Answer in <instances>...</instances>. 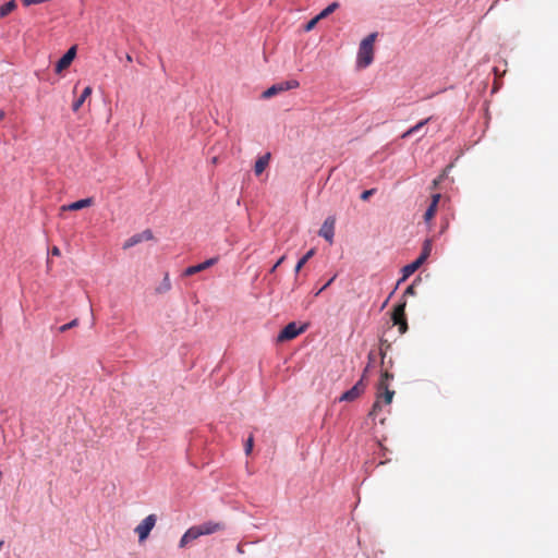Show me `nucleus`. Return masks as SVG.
I'll return each mask as SVG.
<instances>
[{"instance_id": "8", "label": "nucleus", "mask_w": 558, "mask_h": 558, "mask_svg": "<svg viewBox=\"0 0 558 558\" xmlns=\"http://www.w3.org/2000/svg\"><path fill=\"white\" fill-rule=\"evenodd\" d=\"M154 238V234L150 229H146L140 233H135L132 236H130L123 244V248L128 250L130 247H133L137 245L138 243H142L144 241H149Z\"/></svg>"}, {"instance_id": "39", "label": "nucleus", "mask_w": 558, "mask_h": 558, "mask_svg": "<svg viewBox=\"0 0 558 558\" xmlns=\"http://www.w3.org/2000/svg\"><path fill=\"white\" fill-rule=\"evenodd\" d=\"M5 117V112L3 110H0V120H3Z\"/></svg>"}, {"instance_id": "20", "label": "nucleus", "mask_w": 558, "mask_h": 558, "mask_svg": "<svg viewBox=\"0 0 558 558\" xmlns=\"http://www.w3.org/2000/svg\"><path fill=\"white\" fill-rule=\"evenodd\" d=\"M338 8H339V3L338 2H332L329 5H327L324 10H322L317 14V16H318L319 20L325 19L328 15H330L332 12H335Z\"/></svg>"}, {"instance_id": "25", "label": "nucleus", "mask_w": 558, "mask_h": 558, "mask_svg": "<svg viewBox=\"0 0 558 558\" xmlns=\"http://www.w3.org/2000/svg\"><path fill=\"white\" fill-rule=\"evenodd\" d=\"M380 410H381L380 398L377 397V400L374 402V404L368 413V417L375 420L377 412Z\"/></svg>"}, {"instance_id": "10", "label": "nucleus", "mask_w": 558, "mask_h": 558, "mask_svg": "<svg viewBox=\"0 0 558 558\" xmlns=\"http://www.w3.org/2000/svg\"><path fill=\"white\" fill-rule=\"evenodd\" d=\"M201 532L197 527V525H193L191 526L190 529H187L185 531V533L182 535L181 539H180V543H179V547L183 548L185 547L189 543H191L192 541L194 539H197L198 537H201Z\"/></svg>"}, {"instance_id": "24", "label": "nucleus", "mask_w": 558, "mask_h": 558, "mask_svg": "<svg viewBox=\"0 0 558 558\" xmlns=\"http://www.w3.org/2000/svg\"><path fill=\"white\" fill-rule=\"evenodd\" d=\"M436 205L435 204H429L428 207L426 208L425 210V214H424V220L425 222H429L433 217L435 216L436 214Z\"/></svg>"}, {"instance_id": "4", "label": "nucleus", "mask_w": 558, "mask_h": 558, "mask_svg": "<svg viewBox=\"0 0 558 558\" xmlns=\"http://www.w3.org/2000/svg\"><path fill=\"white\" fill-rule=\"evenodd\" d=\"M307 328V325L298 326L295 322L287 324L278 333L277 340L279 342L289 341L303 333Z\"/></svg>"}, {"instance_id": "29", "label": "nucleus", "mask_w": 558, "mask_h": 558, "mask_svg": "<svg viewBox=\"0 0 558 558\" xmlns=\"http://www.w3.org/2000/svg\"><path fill=\"white\" fill-rule=\"evenodd\" d=\"M319 21L318 16L316 15L315 17L311 19L304 26V31L305 32H310L312 31L315 25L317 24V22Z\"/></svg>"}, {"instance_id": "40", "label": "nucleus", "mask_w": 558, "mask_h": 558, "mask_svg": "<svg viewBox=\"0 0 558 558\" xmlns=\"http://www.w3.org/2000/svg\"><path fill=\"white\" fill-rule=\"evenodd\" d=\"M404 280H401V278L398 280L397 282V286H399L400 283H402Z\"/></svg>"}, {"instance_id": "33", "label": "nucleus", "mask_w": 558, "mask_h": 558, "mask_svg": "<svg viewBox=\"0 0 558 558\" xmlns=\"http://www.w3.org/2000/svg\"><path fill=\"white\" fill-rule=\"evenodd\" d=\"M407 295H415V281L404 290L403 298Z\"/></svg>"}, {"instance_id": "34", "label": "nucleus", "mask_w": 558, "mask_h": 558, "mask_svg": "<svg viewBox=\"0 0 558 558\" xmlns=\"http://www.w3.org/2000/svg\"><path fill=\"white\" fill-rule=\"evenodd\" d=\"M286 256H281L277 262L276 264L270 268L269 272L272 274L276 271V269L283 263Z\"/></svg>"}, {"instance_id": "21", "label": "nucleus", "mask_w": 558, "mask_h": 558, "mask_svg": "<svg viewBox=\"0 0 558 558\" xmlns=\"http://www.w3.org/2000/svg\"><path fill=\"white\" fill-rule=\"evenodd\" d=\"M429 121V119H425V120H422L420 121L418 123H416L414 126L410 128L405 133H403L402 137H409L411 136L412 134L416 133L418 130H421L427 122Z\"/></svg>"}, {"instance_id": "22", "label": "nucleus", "mask_w": 558, "mask_h": 558, "mask_svg": "<svg viewBox=\"0 0 558 558\" xmlns=\"http://www.w3.org/2000/svg\"><path fill=\"white\" fill-rule=\"evenodd\" d=\"M393 396H395L393 390H390L388 387L381 388L380 398L381 397L384 398V402L386 404H390L392 402Z\"/></svg>"}, {"instance_id": "1", "label": "nucleus", "mask_w": 558, "mask_h": 558, "mask_svg": "<svg viewBox=\"0 0 558 558\" xmlns=\"http://www.w3.org/2000/svg\"><path fill=\"white\" fill-rule=\"evenodd\" d=\"M377 33H371L360 44L357 51V64L361 68H367L374 59V43Z\"/></svg>"}, {"instance_id": "30", "label": "nucleus", "mask_w": 558, "mask_h": 558, "mask_svg": "<svg viewBox=\"0 0 558 558\" xmlns=\"http://www.w3.org/2000/svg\"><path fill=\"white\" fill-rule=\"evenodd\" d=\"M76 325H77V319L75 318V319L71 320L70 323H66V324L60 326L59 327V331L60 332H65V331H68L69 329H71L72 327H74Z\"/></svg>"}, {"instance_id": "32", "label": "nucleus", "mask_w": 558, "mask_h": 558, "mask_svg": "<svg viewBox=\"0 0 558 558\" xmlns=\"http://www.w3.org/2000/svg\"><path fill=\"white\" fill-rule=\"evenodd\" d=\"M336 279V275L332 276L325 284H322V288L318 289L316 292H315V296H318L324 290H326L332 282L333 280Z\"/></svg>"}, {"instance_id": "13", "label": "nucleus", "mask_w": 558, "mask_h": 558, "mask_svg": "<svg viewBox=\"0 0 558 558\" xmlns=\"http://www.w3.org/2000/svg\"><path fill=\"white\" fill-rule=\"evenodd\" d=\"M270 160V153H266L265 155L257 158L254 165V172L256 175H259L264 172L266 167L268 166Z\"/></svg>"}, {"instance_id": "37", "label": "nucleus", "mask_w": 558, "mask_h": 558, "mask_svg": "<svg viewBox=\"0 0 558 558\" xmlns=\"http://www.w3.org/2000/svg\"><path fill=\"white\" fill-rule=\"evenodd\" d=\"M236 551H238L239 554H243V553H244L241 544H239V545L236 546Z\"/></svg>"}, {"instance_id": "19", "label": "nucleus", "mask_w": 558, "mask_h": 558, "mask_svg": "<svg viewBox=\"0 0 558 558\" xmlns=\"http://www.w3.org/2000/svg\"><path fill=\"white\" fill-rule=\"evenodd\" d=\"M430 252H432V240L430 239H426L423 243V247H422V251L418 255V259H421L423 263L428 258V256L430 255Z\"/></svg>"}, {"instance_id": "36", "label": "nucleus", "mask_w": 558, "mask_h": 558, "mask_svg": "<svg viewBox=\"0 0 558 558\" xmlns=\"http://www.w3.org/2000/svg\"><path fill=\"white\" fill-rule=\"evenodd\" d=\"M51 253H52V255L59 256V255H60V250H59V247L53 246V247H52V250H51Z\"/></svg>"}, {"instance_id": "27", "label": "nucleus", "mask_w": 558, "mask_h": 558, "mask_svg": "<svg viewBox=\"0 0 558 558\" xmlns=\"http://www.w3.org/2000/svg\"><path fill=\"white\" fill-rule=\"evenodd\" d=\"M219 260V257L216 256V257H211V258H208L206 259L205 262L201 263L202 264V267H203V270L214 266L215 264H217Z\"/></svg>"}, {"instance_id": "26", "label": "nucleus", "mask_w": 558, "mask_h": 558, "mask_svg": "<svg viewBox=\"0 0 558 558\" xmlns=\"http://www.w3.org/2000/svg\"><path fill=\"white\" fill-rule=\"evenodd\" d=\"M171 288V282H170V279L168 277V275H166V277L163 278L161 284L156 289V291L158 293H162V292H166L168 290H170Z\"/></svg>"}, {"instance_id": "2", "label": "nucleus", "mask_w": 558, "mask_h": 558, "mask_svg": "<svg viewBox=\"0 0 558 558\" xmlns=\"http://www.w3.org/2000/svg\"><path fill=\"white\" fill-rule=\"evenodd\" d=\"M299 86H300V83L296 80L282 81V82L272 84L270 87L265 89L262 94V98L269 99L282 92L294 89V88H298Z\"/></svg>"}, {"instance_id": "28", "label": "nucleus", "mask_w": 558, "mask_h": 558, "mask_svg": "<svg viewBox=\"0 0 558 558\" xmlns=\"http://www.w3.org/2000/svg\"><path fill=\"white\" fill-rule=\"evenodd\" d=\"M253 441H254V438H253V436L251 435V436L246 439V441H245V444H244V451H245V454H246V456H248V454L252 452V450H253Z\"/></svg>"}, {"instance_id": "7", "label": "nucleus", "mask_w": 558, "mask_h": 558, "mask_svg": "<svg viewBox=\"0 0 558 558\" xmlns=\"http://www.w3.org/2000/svg\"><path fill=\"white\" fill-rule=\"evenodd\" d=\"M365 386L363 381V377L357 380L349 390L344 391L340 398L339 401H345L351 402L354 401L363 392Z\"/></svg>"}, {"instance_id": "9", "label": "nucleus", "mask_w": 558, "mask_h": 558, "mask_svg": "<svg viewBox=\"0 0 558 558\" xmlns=\"http://www.w3.org/2000/svg\"><path fill=\"white\" fill-rule=\"evenodd\" d=\"M335 222L333 217H327L318 232V234L329 243L332 242L335 236Z\"/></svg>"}, {"instance_id": "15", "label": "nucleus", "mask_w": 558, "mask_h": 558, "mask_svg": "<svg viewBox=\"0 0 558 558\" xmlns=\"http://www.w3.org/2000/svg\"><path fill=\"white\" fill-rule=\"evenodd\" d=\"M92 204H93V198L86 197V198H81L75 202H72L68 206H64L63 208L69 209V210H80V209L90 206Z\"/></svg>"}, {"instance_id": "12", "label": "nucleus", "mask_w": 558, "mask_h": 558, "mask_svg": "<svg viewBox=\"0 0 558 558\" xmlns=\"http://www.w3.org/2000/svg\"><path fill=\"white\" fill-rule=\"evenodd\" d=\"M424 263L416 258L412 263L405 265L402 267L401 272V280H407L410 276H412Z\"/></svg>"}, {"instance_id": "41", "label": "nucleus", "mask_w": 558, "mask_h": 558, "mask_svg": "<svg viewBox=\"0 0 558 558\" xmlns=\"http://www.w3.org/2000/svg\"><path fill=\"white\" fill-rule=\"evenodd\" d=\"M3 545H4V542L0 541V549L3 547Z\"/></svg>"}, {"instance_id": "14", "label": "nucleus", "mask_w": 558, "mask_h": 558, "mask_svg": "<svg viewBox=\"0 0 558 558\" xmlns=\"http://www.w3.org/2000/svg\"><path fill=\"white\" fill-rule=\"evenodd\" d=\"M92 92H93V89H92V87H90V86H86V87L83 89V92H82L81 96H80L78 98H76V99L73 101V104H72V110H73L74 112H76V111H77V110L83 106V104L85 102V100H86V99L92 95Z\"/></svg>"}, {"instance_id": "6", "label": "nucleus", "mask_w": 558, "mask_h": 558, "mask_svg": "<svg viewBox=\"0 0 558 558\" xmlns=\"http://www.w3.org/2000/svg\"><path fill=\"white\" fill-rule=\"evenodd\" d=\"M76 57V46L70 47L63 56L57 61L54 72L60 74L68 69Z\"/></svg>"}, {"instance_id": "31", "label": "nucleus", "mask_w": 558, "mask_h": 558, "mask_svg": "<svg viewBox=\"0 0 558 558\" xmlns=\"http://www.w3.org/2000/svg\"><path fill=\"white\" fill-rule=\"evenodd\" d=\"M376 192V189H369V190H365L361 193L360 195V198L362 201H368L371 196H373Z\"/></svg>"}, {"instance_id": "18", "label": "nucleus", "mask_w": 558, "mask_h": 558, "mask_svg": "<svg viewBox=\"0 0 558 558\" xmlns=\"http://www.w3.org/2000/svg\"><path fill=\"white\" fill-rule=\"evenodd\" d=\"M17 4L15 0H10L4 4L0 5V20L9 15L16 9Z\"/></svg>"}, {"instance_id": "3", "label": "nucleus", "mask_w": 558, "mask_h": 558, "mask_svg": "<svg viewBox=\"0 0 558 558\" xmlns=\"http://www.w3.org/2000/svg\"><path fill=\"white\" fill-rule=\"evenodd\" d=\"M405 306L407 301L402 300L398 304L393 306L391 319L393 322V325L399 326V331L401 335L405 333L408 330V323L405 317Z\"/></svg>"}, {"instance_id": "16", "label": "nucleus", "mask_w": 558, "mask_h": 558, "mask_svg": "<svg viewBox=\"0 0 558 558\" xmlns=\"http://www.w3.org/2000/svg\"><path fill=\"white\" fill-rule=\"evenodd\" d=\"M393 379V374L385 371L380 374V378H379V383H378V386H377V391H378V398H380V391H381V388H386L389 386V381Z\"/></svg>"}, {"instance_id": "38", "label": "nucleus", "mask_w": 558, "mask_h": 558, "mask_svg": "<svg viewBox=\"0 0 558 558\" xmlns=\"http://www.w3.org/2000/svg\"><path fill=\"white\" fill-rule=\"evenodd\" d=\"M393 292H395V290L389 294V296L387 298V300H385V302H384L383 306H385V305L388 303V301H389V299L391 298V295L393 294Z\"/></svg>"}, {"instance_id": "17", "label": "nucleus", "mask_w": 558, "mask_h": 558, "mask_svg": "<svg viewBox=\"0 0 558 558\" xmlns=\"http://www.w3.org/2000/svg\"><path fill=\"white\" fill-rule=\"evenodd\" d=\"M315 254V250L314 248H311L310 251H307L296 263L295 267H294V274L295 276H298V274L301 271V269L303 268V266L308 262L310 258L313 257V255Z\"/></svg>"}, {"instance_id": "11", "label": "nucleus", "mask_w": 558, "mask_h": 558, "mask_svg": "<svg viewBox=\"0 0 558 558\" xmlns=\"http://www.w3.org/2000/svg\"><path fill=\"white\" fill-rule=\"evenodd\" d=\"M197 527L201 532V535L203 536V535H210L217 531L222 530L223 524L218 523V522L207 521L202 524H198Z\"/></svg>"}, {"instance_id": "35", "label": "nucleus", "mask_w": 558, "mask_h": 558, "mask_svg": "<svg viewBox=\"0 0 558 558\" xmlns=\"http://www.w3.org/2000/svg\"><path fill=\"white\" fill-rule=\"evenodd\" d=\"M439 199H440V194H434V195L432 196V202H430V204H435V205H436V207H437V206H438V203H439Z\"/></svg>"}, {"instance_id": "5", "label": "nucleus", "mask_w": 558, "mask_h": 558, "mask_svg": "<svg viewBox=\"0 0 558 558\" xmlns=\"http://www.w3.org/2000/svg\"><path fill=\"white\" fill-rule=\"evenodd\" d=\"M156 522H157L156 514H149L144 520H142V522L135 527V532L138 535L140 542L145 541L149 536Z\"/></svg>"}, {"instance_id": "23", "label": "nucleus", "mask_w": 558, "mask_h": 558, "mask_svg": "<svg viewBox=\"0 0 558 558\" xmlns=\"http://www.w3.org/2000/svg\"><path fill=\"white\" fill-rule=\"evenodd\" d=\"M201 271H203V267H202V264L199 263L197 265H192V266H189L187 268H185L183 271V276H193Z\"/></svg>"}]
</instances>
